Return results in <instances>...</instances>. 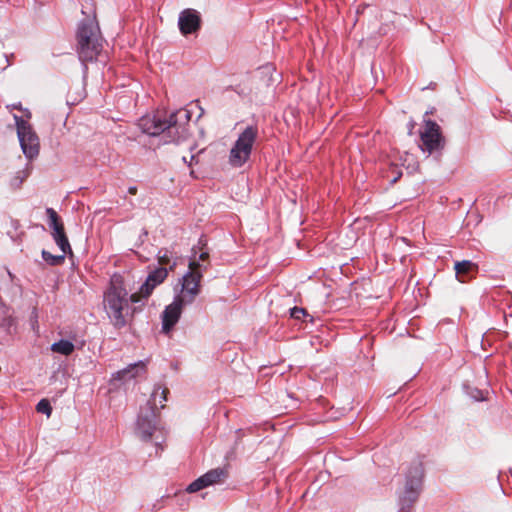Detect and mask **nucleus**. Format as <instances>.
I'll return each mask as SVG.
<instances>
[{
  "mask_svg": "<svg viewBox=\"0 0 512 512\" xmlns=\"http://www.w3.org/2000/svg\"><path fill=\"white\" fill-rule=\"evenodd\" d=\"M208 485L219 483L226 479L227 472L224 468H215L204 474Z\"/></svg>",
  "mask_w": 512,
  "mask_h": 512,
  "instance_id": "nucleus-18",
  "label": "nucleus"
},
{
  "mask_svg": "<svg viewBox=\"0 0 512 512\" xmlns=\"http://www.w3.org/2000/svg\"><path fill=\"white\" fill-rule=\"evenodd\" d=\"M136 433L143 441L151 440L155 433H159L160 437L164 439L165 433L159 425L157 411L154 410V406L150 402L140 408L136 422Z\"/></svg>",
  "mask_w": 512,
  "mask_h": 512,
  "instance_id": "nucleus-8",
  "label": "nucleus"
},
{
  "mask_svg": "<svg viewBox=\"0 0 512 512\" xmlns=\"http://www.w3.org/2000/svg\"><path fill=\"white\" fill-rule=\"evenodd\" d=\"M168 276V269L167 268H156L153 271H151L146 281L140 286L139 294L141 298H148L153 290L160 285Z\"/></svg>",
  "mask_w": 512,
  "mask_h": 512,
  "instance_id": "nucleus-12",
  "label": "nucleus"
},
{
  "mask_svg": "<svg viewBox=\"0 0 512 512\" xmlns=\"http://www.w3.org/2000/svg\"><path fill=\"white\" fill-rule=\"evenodd\" d=\"M32 171V164L27 163L25 168L16 172L15 176L11 180V186L19 188L22 183L29 177Z\"/></svg>",
  "mask_w": 512,
  "mask_h": 512,
  "instance_id": "nucleus-19",
  "label": "nucleus"
},
{
  "mask_svg": "<svg viewBox=\"0 0 512 512\" xmlns=\"http://www.w3.org/2000/svg\"><path fill=\"white\" fill-rule=\"evenodd\" d=\"M139 293L128 294L120 276L111 279L110 286L104 293V305L115 328L121 329L127 325V316H133L136 307L130 306L141 301Z\"/></svg>",
  "mask_w": 512,
  "mask_h": 512,
  "instance_id": "nucleus-2",
  "label": "nucleus"
},
{
  "mask_svg": "<svg viewBox=\"0 0 512 512\" xmlns=\"http://www.w3.org/2000/svg\"><path fill=\"white\" fill-rule=\"evenodd\" d=\"M201 15L192 8L184 9L180 12L178 18V27L182 35L196 33L201 28Z\"/></svg>",
  "mask_w": 512,
  "mask_h": 512,
  "instance_id": "nucleus-11",
  "label": "nucleus"
},
{
  "mask_svg": "<svg viewBox=\"0 0 512 512\" xmlns=\"http://www.w3.org/2000/svg\"><path fill=\"white\" fill-rule=\"evenodd\" d=\"M208 483L206 481V478L204 475L200 476L199 478H197L196 480H194L192 483H190L188 485V487L186 488V491L188 493H195V492H198L206 487H208Z\"/></svg>",
  "mask_w": 512,
  "mask_h": 512,
  "instance_id": "nucleus-23",
  "label": "nucleus"
},
{
  "mask_svg": "<svg viewBox=\"0 0 512 512\" xmlns=\"http://www.w3.org/2000/svg\"><path fill=\"white\" fill-rule=\"evenodd\" d=\"M128 192H129V194H131V195H135V194L137 193V187H136V186H130V187L128 188Z\"/></svg>",
  "mask_w": 512,
  "mask_h": 512,
  "instance_id": "nucleus-28",
  "label": "nucleus"
},
{
  "mask_svg": "<svg viewBox=\"0 0 512 512\" xmlns=\"http://www.w3.org/2000/svg\"><path fill=\"white\" fill-rule=\"evenodd\" d=\"M42 258L43 260L48 263L49 265L51 266H58V265H61L62 263H64V260H65V255L63 252L61 255H53L51 254L50 252L46 251V250H42Z\"/></svg>",
  "mask_w": 512,
  "mask_h": 512,
  "instance_id": "nucleus-22",
  "label": "nucleus"
},
{
  "mask_svg": "<svg viewBox=\"0 0 512 512\" xmlns=\"http://www.w3.org/2000/svg\"><path fill=\"white\" fill-rule=\"evenodd\" d=\"M102 37L98 22L94 17L86 18L78 23L76 30V52L78 58L87 70V63L97 60L103 49Z\"/></svg>",
  "mask_w": 512,
  "mask_h": 512,
  "instance_id": "nucleus-3",
  "label": "nucleus"
},
{
  "mask_svg": "<svg viewBox=\"0 0 512 512\" xmlns=\"http://www.w3.org/2000/svg\"><path fill=\"white\" fill-rule=\"evenodd\" d=\"M258 137L259 128L257 125H248L239 133L229 152L228 162L232 167L240 168L250 160Z\"/></svg>",
  "mask_w": 512,
  "mask_h": 512,
  "instance_id": "nucleus-5",
  "label": "nucleus"
},
{
  "mask_svg": "<svg viewBox=\"0 0 512 512\" xmlns=\"http://www.w3.org/2000/svg\"><path fill=\"white\" fill-rule=\"evenodd\" d=\"M430 113H432V110L426 111L425 116H427ZM424 119H426V117H424Z\"/></svg>",
  "mask_w": 512,
  "mask_h": 512,
  "instance_id": "nucleus-32",
  "label": "nucleus"
},
{
  "mask_svg": "<svg viewBox=\"0 0 512 512\" xmlns=\"http://www.w3.org/2000/svg\"><path fill=\"white\" fill-rule=\"evenodd\" d=\"M74 344L69 340H60L51 345V350L65 356H69L74 351Z\"/></svg>",
  "mask_w": 512,
  "mask_h": 512,
  "instance_id": "nucleus-17",
  "label": "nucleus"
},
{
  "mask_svg": "<svg viewBox=\"0 0 512 512\" xmlns=\"http://www.w3.org/2000/svg\"><path fill=\"white\" fill-rule=\"evenodd\" d=\"M456 277L460 282H466L471 274H476L478 265L469 260L456 261L454 265Z\"/></svg>",
  "mask_w": 512,
  "mask_h": 512,
  "instance_id": "nucleus-14",
  "label": "nucleus"
},
{
  "mask_svg": "<svg viewBox=\"0 0 512 512\" xmlns=\"http://www.w3.org/2000/svg\"><path fill=\"white\" fill-rule=\"evenodd\" d=\"M414 126H415L414 121H410V122H409V134H410V135L412 134V131H413V129H414Z\"/></svg>",
  "mask_w": 512,
  "mask_h": 512,
  "instance_id": "nucleus-29",
  "label": "nucleus"
},
{
  "mask_svg": "<svg viewBox=\"0 0 512 512\" xmlns=\"http://www.w3.org/2000/svg\"><path fill=\"white\" fill-rule=\"evenodd\" d=\"M14 120L22 152L29 161H32L39 155V137L28 121L17 115H14Z\"/></svg>",
  "mask_w": 512,
  "mask_h": 512,
  "instance_id": "nucleus-7",
  "label": "nucleus"
},
{
  "mask_svg": "<svg viewBox=\"0 0 512 512\" xmlns=\"http://www.w3.org/2000/svg\"><path fill=\"white\" fill-rule=\"evenodd\" d=\"M208 265L195 260L189 262V270L181 278V292L176 297L191 304L200 293V282Z\"/></svg>",
  "mask_w": 512,
  "mask_h": 512,
  "instance_id": "nucleus-6",
  "label": "nucleus"
},
{
  "mask_svg": "<svg viewBox=\"0 0 512 512\" xmlns=\"http://www.w3.org/2000/svg\"><path fill=\"white\" fill-rule=\"evenodd\" d=\"M424 477L423 463L414 460L405 472L404 490L399 494L398 506L400 512H410L422 490Z\"/></svg>",
  "mask_w": 512,
  "mask_h": 512,
  "instance_id": "nucleus-4",
  "label": "nucleus"
},
{
  "mask_svg": "<svg viewBox=\"0 0 512 512\" xmlns=\"http://www.w3.org/2000/svg\"><path fill=\"white\" fill-rule=\"evenodd\" d=\"M158 263L161 265L160 268H167L173 270L178 262V255L168 248H161L157 253Z\"/></svg>",
  "mask_w": 512,
  "mask_h": 512,
  "instance_id": "nucleus-15",
  "label": "nucleus"
},
{
  "mask_svg": "<svg viewBox=\"0 0 512 512\" xmlns=\"http://www.w3.org/2000/svg\"><path fill=\"white\" fill-rule=\"evenodd\" d=\"M155 445H156L157 448H160L161 450H163V447L160 446L161 445L160 442L156 441Z\"/></svg>",
  "mask_w": 512,
  "mask_h": 512,
  "instance_id": "nucleus-31",
  "label": "nucleus"
},
{
  "mask_svg": "<svg viewBox=\"0 0 512 512\" xmlns=\"http://www.w3.org/2000/svg\"><path fill=\"white\" fill-rule=\"evenodd\" d=\"M196 261V259H194ZM200 264L208 265L209 266V253L207 251H202L199 254L198 260Z\"/></svg>",
  "mask_w": 512,
  "mask_h": 512,
  "instance_id": "nucleus-26",
  "label": "nucleus"
},
{
  "mask_svg": "<svg viewBox=\"0 0 512 512\" xmlns=\"http://www.w3.org/2000/svg\"><path fill=\"white\" fill-rule=\"evenodd\" d=\"M52 237L64 254H72V249L64 228L52 231Z\"/></svg>",
  "mask_w": 512,
  "mask_h": 512,
  "instance_id": "nucleus-16",
  "label": "nucleus"
},
{
  "mask_svg": "<svg viewBox=\"0 0 512 512\" xmlns=\"http://www.w3.org/2000/svg\"><path fill=\"white\" fill-rule=\"evenodd\" d=\"M420 148L423 152L431 155L441 152L445 147V138L442 135L440 126L433 120L424 119V130L420 132Z\"/></svg>",
  "mask_w": 512,
  "mask_h": 512,
  "instance_id": "nucleus-9",
  "label": "nucleus"
},
{
  "mask_svg": "<svg viewBox=\"0 0 512 512\" xmlns=\"http://www.w3.org/2000/svg\"><path fill=\"white\" fill-rule=\"evenodd\" d=\"M290 316L294 319L300 320L308 316L307 311L301 307H293L290 309Z\"/></svg>",
  "mask_w": 512,
  "mask_h": 512,
  "instance_id": "nucleus-25",
  "label": "nucleus"
},
{
  "mask_svg": "<svg viewBox=\"0 0 512 512\" xmlns=\"http://www.w3.org/2000/svg\"><path fill=\"white\" fill-rule=\"evenodd\" d=\"M13 108H14V109H19V110H21V109H22V107H21V104H20V103H19V104H14V105H13Z\"/></svg>",
  "mask_w": 512,
  "mask_h": 512,
  "instance_id": "nucleus-30",
  "label": "nucleus"
},
{
  "mask_svg": "<svg viewBox=\"0 0 512 512\" xmlns=\"http://www.w3.org/2000/svg\"><path fill=\"white\" fill-rule=\"evenodd\" d=\"M146 372V363L138 361L113 374L112 380L128 381Z\"/></svg>",
  "mask_w": 512,
  "mask_h": 512,
  "instance_id": "nucleus-13",
  "label": "nucleus"
},
{
  "mask_svg": "<svg viewBox=\"0 0 512 512\" xmlns=\"http://www.w3.org/2000/svg\"><path fill=\"white\" fill-rule=\"evenodd\" d=\"M36 410L39 413H43L46 414L47 416H50L52 412V407L47 399H42L37 403Z\"/></svg>",
  "mask_w": 512,
  "mask_h": 512,
  "instance_id": "nucleus-24",
  "label": "nucleus"
},
{
  "mask_svg": "<svg viewBox=\"0 0 512 512\" xmlns=\"http://www.w3.org/2000/svg\"><path fill=\"white\" fill-rule=\"evenodd\" d=\"M187 304L188 303L184 302L183 300L175 297L173 302L165 307L161 315L163 333H170V331L180 319L183 306Z\"/></svg>",
  "mask_w": 512,
  "mask_h": 512,
  "instance_id": "nucleus-10",
  "label": "nucleus"
},
{
  "mask_svg": "<svg viewBox=\"0 0 512 512\" xmlns=\"http://www.w3.org/2000/svg\"><path fill=\"white\" fill-rule=\"evenodd\" d=\"M169 390L167 388L161 389L160 386L156 387L152 392L151 399L147 402H150L152 406H154V410L157 411V398L159 397V403L161 404V408H164L163 402L167 400V394Z\"/></svg>",
  "mask_w": 512,
  "mask_h": 512,
  "instance_id": "nucleus-20",
  "label": "nucleus"
},
{
  "mask_svg": "<svg viewBox=\"0 0 512 512\" xmlns=\"http://www.w3.org/2000/svg\"><path fill=\"white\" fill-rule=\"evenodd\" d=\"M475 393H472L471 396L475 399V400H483L484 397H483V393L481 390H478V389H475L474 390Z\"/></svg>",
  "mask_w": 512,
  "mask_h": 512,
  "instance_id": "nucleus-27",
  "label": "nucleus"
},
{
  "mask_svg": "<svg viewBox=\"0 0 512 512\" xmlns=\"http://www.w3.org/2000/svg\"><path fill=\"white\" fill-rule=\"evenodd\" d=\"M190 119L191 112L186 109L177 110L169 115L166 112L157 111L142 116L138 126L143 133L161 136L163 144H178L189 136Z\"/></svg>",
  "mask_w": 512,
  "mask_h": 512,
  "instance_id": "nucleus-1",
  "label": "nucleus"
},
{
  "mask_svg": "<svg viewBox=\"0 0 512 512\" xmlns=\"http://www.w3.org/2000/svg\"><path fill=\"white\" fill-rule=\"evenodd\" d=\"M46 214L49 219V227L52 229V231H57L64 228L63 222L53 208H47Z\"/></svg>",
  "mask_w": 512,
  "mask_h": 512,
  "instance_id": "nucleus-21",
  "label": "nucleus"
}]
</instances>
